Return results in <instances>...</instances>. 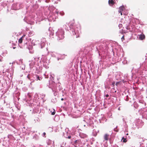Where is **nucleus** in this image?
<instances>
[{
	"label": "nucleus",
	"mask_w": 147,
	"mask_h": 147,
	"mask_svg": "<svg viewBox=\"0 0 147 147\" xmlns=\"http://www.w3.org/2000/svg\"><path fill=\"white\" fill-rule=\"evenodd\" d=\"M125 9L124 7L123 6H122L120 7L119 9L118 12L119 13L120 12H122Z\"/></svg>",
	"instance_id": "obj_1"
},
{
	"label": "nucleus",
	"mask_w": 147,
	"mask_h": 147,
	"mask_svg": "<svg viewBox=\"0 0 147 147\" xmlns=\"http://www.w3.org/2000/svg\"><path fill=\"white\" fill-rule=\"evenodd\" d=\"M109 135L107 134H105L104 136V139L105 140L107 141L109 140Z\"/></svg>",
	"instance_id": "obj_2"
},
{
	"label": "nucleus",
	"mask_w": 147,
	"mask_h": 147,
	"mask_svg": "<svg viewBox=\"0 0 147 147\" xmlns=\"http://www.w3.org/2000/svg\"><path fill=\"white\" fill-rule=\"evenodd\" d=\"M108 2L110 5H113L115 3V0H109Z\"/></svg>",
	"instance_id": "obj_3"
},
{
	"label": "nucleus",
	"mask_w": 147,
	"mask_h": 147,
	"mask_svg": "<svg viewBox=\"0 0 147 147\" xmlns=\"http://www.w3.org/2000/svg\"><path fill=\"white\" fill-rule=\"evenodd\" d=\"M145 38V36L144 34H142L139 36V39L142 40L144 39Z\"/></svg>",
	"instance_id": "obj_4"
},
{
	"label": "nucleus",
	"mask_w": 147,
	"mask_h": 147,
	"mask_svg": "<svg viewBox=\"0 0 147 147\" xmlns=\"http://www.w3.org/2000/svg\"><path fill=\"white\" fill-rule=\"evenodd\" d=\"M25 36V35H23L22 37H21L18 40V42L20 43H22V42L23 41V38Z\"/></svg>",
	"instance_id": "obj_5"
},
{
	"label": "nucleus",
	"mask_w": 147,
	"mask_h": 147,
	"mask_svg": "<svg viewBox=\"0 0 147 147\" xmlns=\"http://www.w3.org/2000/svg\"><path fill=\"white\" fill-rule=\"evenodd\" d=\"M122 140H123V142H126L127 141L126 139L124 138V137L122 138Z\"/></svg>",
	"instance_id": "obj_6"
},
{
	"label": "nucleus",
	"mask_w": 147,
	"mask_h": 147,
	"mask_svg": "<svg viewBox=\"0 0 147 147\" xmlns=\"http://www.w3.org/2000/svg\"><path fill=\"white\" fill-rule=\"evenodd\" d=\"M37 78L36 79L37 80H41L42 78H40V77L39 76H37Z\"/></svg>",
	"instance_id": "obj_7"
},
{
	"label": "nucleus",
	"mask_w": 147,
	"mask_h": 147,
	"mask_svg": "<svg viewBox=\"0 0 147 147\" xmlns=\"http://www.w3.org/2000/svg\"><path fill=\"white\" fill-rule=\"evenodd\" d=\"M121 40L122 42L125 40L124 36H123L121 38Z\"/></svg>",
	"instance_id": "obj_8"
},
{
	"label": "nucleus",
	"mask_w": 147,
	"mask_h": 147,
	"mask_svg": "<svg viewBox=\"0 0 147 147\" xmlns=\"http://www.w3.org/2000/svg\"><path fill=\"white\" fill-rule=\"evenodd\" d=\"M55 110H54V111L52 113L51 115H54L55 114Z\"/></svg>",
	"instance_id": "obj_9"
},
{
	"label": "nucleus",
	"mask_w": 147,
	"mask_h": 147,
	"mask_svg": "<svg viewBox=\"0 0 147 147\" xmlns=\"http://www.w3.org/2000/svg\"><path fill=\"white\" fill-rule=\"evenodd\" d=\"M119 28H121L122 27V25L121 24H120L119 25Z\"/></svg>",
	"instance_id": "obj_10"
},
{
	"label": "nucleus",
	"mask_w": 147,
	"mask_h": 147,
	"mask_svg": "<svg viewBox=\"0 0 147 147\" xmlns=\"http://www.w3.org/2000/svg\"><path fill=\"white\" fill-rule=\"evenodd\" d=\"M2 61V57H0V61Z\"/></svg>",
	"instance_id": "obj_11"
},
{
	"label": "nucleus",
	"mask_w": 147,
	"mask_h": 147,
	"mask_svg": "<svg viewBox=\"0 0 147 147\" xmlns=\"http://www.w3.org/2000/svg\"><path fill=\"white\" fill-rule=\"evenodd\" d=\"M119 84V82H117L116 83L115 85L116 86H117Z\"/></svg>",
	"instance_id": "obj_12"
},
{
	"label": "nucleus",
	"mask_w": 147,
	"mask_h": 147,
	"mask_svg": "<svg viewBox=\"0 0 147 147\" xmlns=\"http://www.w3.org/2000/svg\"><path fill=\"white\" fill-rule=\"evenodd\" d=\"M106 97H108L109 96V95L108 94H107L106 95Z\"/></svg>",
	"instance_id": "obj_13"
},
{
	"label": "nucleus",
	"mask_w": 147,
	"mask_h": 147,
	"mask_svg": "<svg viewBox=\"0 0 147 147\" xmlns=\"http://www.w3.org/2000/svg\"><path fill=\"white\" fill-rule=\"evenodd\" d=\"M46 134L45 132H44L43 133V135L44 136H45Z\"/></svg>",
	"instance_id": "obj_14"
},
{
	"label": "nucleus",
	"mask_w": 147,
	"mask_h": 147,
	"mask_svg": "<svg viewBox=\"0 0 147 147\" xmlns=\"http://www.w3.org/2000/svg\"><path fill=\"white\" fill-rule=\"evenodd\" d=\"M71 138V136H68V138L69 139H70Z\"/></svg>",
	"instance_id": "obj_15"
},
{
	"label": "nucleus",
	"mask_w": 147,
	"mask_h": 147,
	"mask_svg": "<svg viewBox=\"0 0 147 147\" xmlns=\"http://www.w3.org/2000/svg\"><path fill=\"white\" fill-rule=\"evenodd\" d=\"M119 13H120L121 15V16L122 15V12H120Z\"/></svg>",
	"instance_id": "obj_16"
},
{
	"label": "nucleus",
	"mask_w": 147,
	"mask_h": 147,
	"mask_svg": "<svg viewBox=\"0 0 147 147\" xmlns=\"http://www.w3.org/2000/svg\"><path fill=\"white\" fill-rule=\"evenodd\" d=\"M115 84V82H113L112 83V84L114 86Z\"/></svg>",
	"instance_id": "obj_17"
},
{
	"label": "nucleus",
	"mask_w": 147,
	"mask_h": 147,
	"mask_svg": "<svg viewBox=\"0 0 147 147\" xmlns=\"http://www.w3.org/2000/svg\"><path fill=\"white\" fill-rule=\"evenodd\" d=\"M61 100H64V99L63 98H61Z\"/></svg>",
	"instance_id": "obj_18"
},
{
	"label": "nucleus",
	"mask_w": 147,
	"mask_h": 147,
	"mask_svg": "<svg viewBox=\"0 0 147 147\" xmlns=\"http://www.w3.org/2000/svg\"><path fill=\"white\" fill-rule=\"evenodd\" d=\"M73 24H71L70 25V26H73Z\"/></svg>",
	"instance_id": "obj_19"
},
{
	"label": "nucleus",
	"mask_w": 147,
	"mask_h": 147,
	"mask_svg": "<svg viewBox=\"0 0 147 147\" xmlns=\"http://www.w3.org/2000/svg\"><path fill=\"white\" fill-rule=\"evenodd\" d=\"M27 77L29 78V79H30V78H29V76H27Z\"/></svg>",
	"instance_id": "obj_20"
},
{
	"label": "nucleus",
	"mask_w": 147,
	"mask_h": 147,
	"mask_svg": "<svg viewBox=\"0 0 147 147\" xmlns=\"http://www.w3.org/2000/svg\"><path fill=\"white\" fill-rule=\"evenodd\" d=\"M16 48V47H13V49H15Z\"/></svg>",
	"instance_id": "obj_21"
},
{
	"label": "nucleus",
	"mask_w": 147,
	"mask_h": 147,
	"mask_svg": "<svg viewBox=\"0 0 147 147\" xmlns=\"http://www.w3.org/2000/svg\"><path fill=\"white\" fill-rule=\"evenodd\" d=\"M127 135H128V134H127Z\"/></svg>",
	"instance_id": "obj_22"
}]
</instances>
